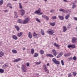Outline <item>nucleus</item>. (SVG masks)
<instances>
[{
	"mask_svg": "<svg viewBox=\"0 0 77 77\" xmlns=\"http://www.w3.org/2000/svg\"><path fill=\"white\" fill-rule=\"evenodd\" d=\"M47 32L49 35H53L54 33V30L50 29H49L48 31H47Z\"/></svg>",
	"mask_w": 77,
	"mask_h": 77,
	"instance_id": "obj_1",
	"label": "nucleus"
},
{
	"mask_svg": "<svg viewBox=\"0 0 77 77\" xmlns=\"http://www.w3.org/2000/svg\"><path fill=\"white\" fill-rule=\"evenodd\" d=\"M30 20L29 17L26 18L24 20H23V24H27Z\"/></svg>",
	"mask_w": 77,
	"mask_h": 77,
	"instance_id": "obj_2",
	"label": "nucleus"
},
{
	"mask_svg": "<svg viewBox=\"0 0 77 77\" xmlns=\"http://www.w3.org/2000/svg\"><path fill=\"white\" fill-rule=\"evenodd\" d=\"M22 69L24 72H26V69L25 68V66L24 65H22Z\"/></svg>",
	"mask_w": 77,
	"mask_h": 77,
	"instance_id": "obj_3",
	"label": "nucleus"
},
{
	"mask_svg": "<svg viewBox=\"0 0 77 77\" xmlns=\"http://www.w3.org/2000/svg\"><path fill=\"white\" fill-rule=\"evenodd\" d=\"M77 41V38L75 37H73L72 38V43H75Z\"/></svg>",
	"mask_w": 77,
	"mask_h": 77,
	"instance_id": "obj_4",
	"label": "nucleus"
},
{
	"mask_svg": "<svg viewBox=\"0 0 77 77\" xmlns=\"http://www.w3.org/2000/svg\"><path fill=\"white\" fill-rule=\"evenodd\" d=\"M20 11L21 12V15L22 16H23V15H24V14L25 13V11H24V10L22 9L20 10Z\"/></svg>",
	"mask_w": 77,
	"mask_h": 77,
	"instance_id": "obj_5",
	"label": "nucleus"
},
{
	"mask_svg": "<svg viewBox=\"0 0 77 77\" xmlns=\"http://www.w3.org/2000/svg\"><path fill=\"white\" fill-rule=\"evenodd\" d=\"M52 52L53 53V54L54 55V56H56L57 55V52L55 50L53 49L52 50Z\"/></svg>",
	"mask_w": 77,
	"mask_h": 77,
	"instance_id": "obj_6",
	"label": "nucleus"
},
{
	"mask_svg": "<svg viewBox=\"0 0 77 77\" xmlns=\"http://www.w3.org/2000/svg\"><path fill=\"white\" fill-rule=\"evenodd\" d=\"M9 66V65H8V64L6 63L4 65L2 66V68L3 69H5V68H6L7 67H8V66Z\"/></svg>",
	"mask_w": 77,
	"mask_h": 77,
	"instance_id": "obj_7",
	"label": "nucleus"
},
{
	"mask_svg": "<svg viewBox=\"0 0 77 77\" xmlns=\"http://www.w3.org/2000/svg\"><path fill=\"white\" fill-rule=\"evenodd\" d=\"M33 36H36L37 38H39V37L40 35L39 34H36L35 32H34L33 33Z\"/></svg>",
	"mask_w": 77,
	"mask_h": 77,
	"instance_id": "obj_8",
	"label": "nucleus"
},
{
	"mask_svg": "<svg viewBox=\"0 0 77 77\" xmlns=\"http://www.w3.org/2000/svg\"><path fill=\"white\" fill-rule=\"evenodd\" d=\"M42 18H45L47 20H49V18L48 17L46 16L45 15L43 14L42 15Z\"/></svg>",
	"mask_w": 77,
	"mask_h": 77,
	"instance_id": "obj_9",
	"label": "nucleus"
},
{
	"mask_svg": "<svg viewBox=\"0 0 77 77\" xmlns=\"http://www.w3.org/2000/svg\"><path fill=\"white\" fill-rule=\"evenodd\" d=\"M40 12H41V8H39L38 10H36L35 11L34 14H39V13H40Z\"/></svg>",
	"mask_w": 77,
	"mask_h": 77,
	"instance_id": "obj_10",
	"label": "nucleus"
},
{
	"mask_svg": "<svg viewBox=\"0 0 77 77\" xmlns=\"http://www.w3.org/2000/svg\"><path fill=\"white\" fill-rule=\"evenodd\" d=\"M28 37L30 38V39H31L32 38V33L30 32H29L28 33Z\"/></svg>",
	"mask_w": 77,
	"mask_h": 77,
	"instance_id": "obj_11",
	"label": "nucleus"
},
{
	"mask_svg": "<svg viewBox=\"0 0 77 77\" xmlns=\"http://www.w3.org/2000/svg\"><path fill=\"white\" fill-rule=\"evenodd\" d=\"M58 17L61 20H64V17L63 16L58 15Z\"/></svg>",
	"mask_w": 77,
	"mask_h": 77,
	"instance_id": "obj_12",
	"label": "nucleus"
},
{
	"mask_svg": "<svg viewBox=\"0 0 77 77\" xmlns=\"http://www.w3.org/2000/svg\"><path fill=\"white\" fill-rule=\"evenodd\" d=\"M12 37L13 39L15 40H17V39H18L17 36H16V35H12Z\"/></svg>",
	"mask_w": 77,
	"mask_h": 77,
	"instance_id": "obj_13",
	"label": "nucleus"
},
{
	"mask_svg": "<svg viewBox=\"0 0 77 77\" xmlns=\"http://www.w3.org/2000/svg\"><path fill=\"white\" fill-rule=\"evenodd\" d=\"M47 56H49V57H54V56L53 55L50 54H46Z\"/></svg>",
	"mask_w": 77,
	"mask_h": 77,
	"instance_id": "obj_14",
	"label": "nucleus"
},
{
	"mask_svg": "<svg viewBox=\"0 0 77 77\" xmlns=\"http://www.w3.org/2000/svg\"><path fill=\"white\" fill-rule=\"evenodd\" d=\"M17 22L19 23H21L23 24V20L19 19L18 20H17Z\"/></svg>",
	"mask_w": 77,
	"mask_h": 77,
	"instance_id": "obj_15",
	"label": "nucleus"
},
{
	"mask_svg": "<svg viewBox=\"0 0 77 77\" xmlns=\"http://www.w3.org/2000/svg\"><path fill=\"white\" fill-rule=\"evenodd\" d=\"M71 55V54L70 53H69L67 54H64V56L65 57H66L67 56H69Z\"/></svg>",
	"mask_w": 77,
	"mask_h": 77,
	"instance_id": "obj_16",
	"label": "nucleus"
},
{
	"mask_svg": "<svg viewBox=\"0 0 77 77\" xmlns=\"http://www.w3.org/2000/svg\"><path fill=\"white\" fill-rule=\"evenodd\" d=\"M54 46H55V47H58L59 48L60 47V46L56 43H54Z\"/></svg>",
	"mask_w": 77,
	"mask_h": 77,
	"instance_id": "obj_17",
	"label": "nucleus"
},
{
	"mask_svg": "<svg viewBox=\"0 0 77 77\" xmlns=\"http://www.w3.org/2000/svg\"><path fill=\"white\" fill-rule=\"evenodd\" d=\"M22 35H23V32H20V33H18L17 35L18 37H20Z\"/></svg>",
	"mask_w": 77,
	"mask_h": 77,
	"instance_id": "obj_18",
	"label": "nucleus"
},
{
	"mask_svg": "<svg viewBox=\"0 0 77 77\" xmlns=\"http://www.w3.org/2000/svg\"><path fill=\"white\" fill-rule=\"evenodd\" d=\"M12 51L13 53H14V54H16L17 53V50L15 49H13L12 50Z\"/></svg>",
	"mask_w": 77,
	"mask_h": 77,
	"instance_id": "obj_19",
	"label": "nucleus"
},
{
	"mask_svg": "<svg viewBox=\"0 0 77 77\" xmlns=\"http://www.w3.org/2000/svg\"><path fill=\"white\" fill-rule=\"evenodd\" d=\"M21 60L20 58H18L17 59L14 60V62H18V61H20Z\"/></svg>",
	"mask_w": 77,
	"mask_h": 77,
	"instance_id": "obj_20",
	"label": "nucleus"
},
{
	"mask_svg": "<svg viewBox=\"0 0 77 77\" xmlns=\"http://www.w3.org/2000/svg\"><path fill=\"white\" fill-rule=\"evenodd\" d=\"M38 53H35L33 55V57H38Z\"/></svg>",
	"mask_w": 77,
	"mask_h": 77,
	"instance_id": "obj_21",
	"label": "nucleus"
},
{
	"mask_svg": "<svg viewBox=\"0 0 77 77\" xmlns=\"http://www.w3.org/2000/svg\"><path fill=\"white\" fill-rule=\"evenodd\" d=\"M39 53L41 54H44V51L43 50H40L39 51Z\"/></svg>",
	"mask_w": 77,
	"mask_h": 77,
	"instance_id": "obj_22",
	"label": "nucleus"
},
{
	"mask_svg": "<svg viewBox=\"0 0 77 77\" xmlns=\"http://www.w3.org/2000/svg\"><path fill=\"white\" fill-rule=\"evenodd\" d=\"M49 24L51 25V26H55V23L53 22L52 23L51 22Z\"/></svg>",
	"mask_w": 77,
	"mask_h": 77,
	"instance_id": "obj_23",
	"label": "nucleus"
},
{
	"mask_svg": "<svg viewBox=\"0 0 77 77\" xmlns=\"http://www.w3.org/2000/svg\"><path fill=\"white\" fill-rule=\"evenodd\" d=\"M41 34L43 36L45 35V34L44 33V31L42 29L41 30Z\"/></svg>",
	"mask_w": 77,
	"mask_h": 77,
	"instance_id": "obj_24",
	"label": "nucleus"
},
{
	"mask_svg": "<svg viewBox=\"0 0 77 77\" xmlns=\"http://www.w3.org/2000/svg\"><path fill=\"white\" fill-rule=\"evenodd\" d=\"M4 55V53L2 51L0 52V57H2Z\"/></svg>",
	"mask_w": 77,
	"mask_h": 77,
	"instance_id": "obj_25",
	"label": "nucleus"
},
{
	"mask_svg": "<svg viewBox=\"0 0 77 77\" xmlns=\"http://www.w3.org/2000/svg\"><path fill=\"white\" fill-rule=\"evenodd\" d=\"M69 15L67 14L65 17V19H66V20H68V18L69 17Z\"/></svg>",
	"mask_w": 77,
	"mask_h": 77,
	"instance_id": "obj_26",
	"label": "nucleus"
},
{
	"mask_svg": "<svg viewBox=\"0 0 77 77\" xmlns=\"http://www.w3.org/2000/svg\"><path fill=\"white\" fill-rule=\"evenodd\" d=\"M72 74L73 76L75 77V76H76V75H77V73H76V72L74 71L72 72Z\"/></svg>",
	"mask_w": 77,
	"mask_h": 77,
	"instance_id": "obj_27",
	"label": "nucleus"
},
{
	"mask_svg": "<svg viewBox=\"0 0 77 77\" xmlns=\"http://www.w3.org/2000/svg\"><path fill=\"white\" fill-rule=\"evenodd\" d=\"M5 72V70L2 69H0V72L1 73H3Z\"/></svg>",
	"mask_w": 77,
	"mask_h": 77,
	"instance_id": "obj_28",
	"label": "nucleus"
},
{
	"mask_svg": "<svg viewBox=\"0 0 77 77\" xmlns=\"http://www.w3.org/2000/svg\"><path fill=\"white\" fill-rule=\"evenodd\" d=\"M15 28L16 29L17 31H19V30H20V27H19L18 26H15Z\"/></svg>",
	"mask_w": 77,
	"mask_h": 77,
	"instance_id": "obj_29",
	"label": "nucleus"
},
{
	"mask_svg": "<svg viewBox=\"0 0 77 77\" xmlns=\"http://www.w3.org/2000/svg\"><path fill=\"white\" fill-rule=\"evenodd\" d=\"M66 27L65 26H63V32H66Z\"/></svg>",
	"mask_w": 77,
	"mask_h": 77,
	"instance_id": "obj_30",
	"label": "nucleus"
},
{
	"mask_svg": "<svg viewBox=\"0 0 77 77\" xmlns=\"http://www.w3.org/2000/svg\"><path fill=\"white\" fill-rule=\"evenodd\" d=\"M35 20L37 22H38V23H41V21L40 20H39V19L38 18H35Z\"/></svg>",
	"mask_w": 77,
	"mask_h": 77,
	"instance_id": "obj_31",
	"label": "nucleus"
},
{
	"mask_svg": "<svg viewBox=\"0 0 77 77\" xmlns=\"http://www.w3.org/2000/svg\"><path fill=\"white\" fill-rule=\"evenodd\" d=\"M34 49H31V54H33L34 53Z\"/></svg>",
	"mask_w": 77,
	"mask_h": 77,
	"instance_id": "obj_32",
	"label": "nucleus"
},
{
	"mask_svg": "<svg viewBox=\"0 0 77 77\" xmlns=\"http://www.w3.org/2000/svg\"><path fill=\"white\" fill-rule=\"evenodd\" d=\"M19 8L20 9H22L23 8V6L22 5H21V3H19Z\"/></svg>",
	"mask_w": 77,
	"mask_h": 77,
	"instance_id": "obj_33",
	"label": "nucleus"
},
{
	"mask_svg": "<svg viewBox=\"0 0 77 77\" xmlns=\"http://www.w3.org/2000/svg\"><path fill=\"white\" fill-rule=\"evenodd\" d=\"M56 59L55 58H54L52 59V61L54 63H55L56 62Z\"/></svg>",
	"mask_w": 77,
	"mask_h": 77,
	"instance_id": "obj_34",
	"label": "nucleus"
},
{
	"mask_svg": "<svg viewBox=\"0 0 77 77\" xmlns=\"http://www.w3.org/2000/svg\"><path fill=\"white\" fill-rule=\"evenodd\" d=\"M3 3V1L2 0L0 1V5H2Z\"/></svg>",
	"mask_w": 77,
	"mask_h": 77,
	"instance_id": "obj_35",
	"label": "nucleus"
},
{
	"mask_svg": "<svg viewBox=\"0 0 77 77\" xmlns=\"http://www.w3.org/2000/svg\"><path fill=\"white\" fill-rule=\"evenodd\" d=\"M55 63L57 65H59V64H60V62H59V61L57 60L56 62H55Z\"/></svg>",
	"mask_w": 77,
	"mask_h": 77,
	"instance_id": "obj_36",
	"label": "nucleus"
},
{
	"mask_svg": "<svg viewBox=\"0 0 77 77\" xmlns=\"http://www.w3.org/2000/svg\"><path fill=\"white\" fill-rule=\"evenodd\" d=\"M57 18V17L56 16H53L51 18V19L52 20H55Z\"/></svg>",
	"mask_w": 77,
	"mask_h": 77,
	"instance_id": "obj_37",
	"label": "nucleus"
},
{
	"mask_svg": "<svg viewBox=\"0 0 77 77\" xmlns=\"http://www.w3.org/2000/svg\"><path fill=\"white\" fill-rule=\"evenodd\" d=\"M72 48H75V45H72Z\"/></svg>",
	"mask_w": 77,
	"mask_h": 77,
	"instance_id": "obj_38",
	"label": "nucleus"
},
{
	"mask_svg": "<svg viewBox=\"0 0 77 77\" xmlns=\"http://www.w3.org/2000/svg\"><path fill=\"white\" fill-rule=\"evenodd\" d=\"M61 64L62 65H64V63L63 62V60H61Z\"/></svg>",
	"mask_w": 77,
	"mask_h": 77,
	"instance_id": "obj_39",
	"label": "nucleus"
},
{
	"mask_svg": "<svg viewBox=\"0 0 77 77\" xmlns=\"http://www.w3.org/2000/svg\"><path fill=\"white\" fill-rule=\"evenodd\" d=\"M73 60H76L77 59V58L76 57L74 56L73 57Z\"/></svg>",
	"mask_w": 77,
	"mask_h": 77,
	"instance_id": "obj_40",
	"label": "nucleus"
},
{
	"mask_svg": "<svg viewBox=\"0 0 77 77\" xmlns=\"http://www.w3.org/2000/svg\"><path fill=\"white\" fill-rule=\"evenodd\" d=\"M44 68L45 70V71H48V70L46 67H44Z\"/></svg>",
	"mask_w": 77,
	"mask_h": 77,
	"instance_id": "obj_41",
	"label": "nucleus"
},
{
	"mask_svg": "<svg viewBox=\"0 0 77 77\" xmlns=\"http://www.w3.org/2000/svg\"><path fill=\"white\" fill-rule=\"evenodd\" d=\"M29 65H30V63H26V66H29Z\"/></svg>",
	"mask_w": 77,
	"mask_h": 77,
	"instance_id": "obj_42",
	"label": "nucleus"
},
{
	"mask_svg": "<svg viewBox=\"0 0 77 77\" xmlns=\"http://www.w3.org/2000/svg\"><path fill=\"white\" fill-rule=\"evenodd\" d=\"M63 55V53H62V52H61L59 53V55H60V56H62Z\"/></svg>",
	"mask_w": 77,
	"mask_h": 77,
	"instance_id": "obj_43",
	"label": "nucleus"
},
{
	"mask_svg": "<svg viewBox=\"0 0 77 77\" xmlns=\"http://www.w3.org/2000/svg\"><path fill=\"white\" fill-rule=\"evenodd\" d=\"M72 45H69L68 46V48H72Z\"/></svg>",
	"mask_w": 77,
	"mask_h": 77,
	"instance_id": "obj_44",
	"label": "nucleus"
},
{
	"mask_svg": "<svg viewBox=\"0 0 77 77\" xmlns=\"http://www.w3.org/2000/svg\"><path fill=\"white\" fill-rule=\"evenodd\" d=\"M71 73H69L68 75V77H71Z\"/></svg>",
	"mask_w": 77,
	"mask_h": 77,
	"instance_id": "obj_45",
	"label": "nucleus"
},
{
	"mask_svg": "<svg viewBox=\"0 0 77 77\" xmlns=\"http://www.w3.org/2000/svg\"><path fill=\"white\" fill-rule=\"evenodd\" d=\"M72 57L69 58H68V60H72Z\"/></svg>",
	"mask_w": 77,
	"mask_h": 77,
	"instance_id": "obj_46",
	"label": "nucleus"
},
{
	"mask_svg": "<svg viewBox=\"0 0 77 77\" xmlns=\"http://www.w3.org/2000/svg\"><path fill=\"white\" fill-rule=\"evenodd\" d=\"M7 5V6L8 7V6H11V4L10 3H8Z\"/></svg>",
	"mask_w": 77,
	"mask_h": 77,
	"instance_id": "obj_47",
	"label": "nucleus"
},
{
	"mask_svg": "<svg viewBox=\"0 0 77 77\" xmlns=\"http://www.w3.org/2000/svg\"><path fill=\"white\" fill-rule=\"evenodd\" d=\"M41 63V62H39V63H38V62L36 63V65H39V64H40V63Z\"/></svg>",
	"mask_w": 77,
	"mask_h": 77,
	"instance_id": "obj_48",
	"label": "nucleus"
},
{
	"mask_svg": "<svg viewBox=\"0 0 77 77\" xmlns=\"http://www.w3.org/2000/svg\"><path fill=\"white\" fill-rule=\"evenodd\" d=\"M54 12V10H51L50 12Z\"/></svg>",
	"mask_w": 77,
	"mask_h": 77,
	"instance_id": "obj_49",
	"label": "nucleus"
},
{
	"mask_svg": "<svg viewBox=\"0 0 77 77\" xmlns=\"http://www.w3.org/2000/svg\"><path fill=\"white\" fill-rule=\"evenodd\" d=\"M75 5H73L72 7V9H74L75 8Z\"/></svg>",
	"mask_w": 77,
	"mask_h": 77,
	"instance_id": "obj_50",
	"label": "nucleus"
},
{
	"mask_svg": "<svg viewBox=\"0 0 77 77\" xmlns=\"http://www.w3.org/2000/svg\"><path fill=\"white\" fill-rule=\"evenodd\" d=\"M76 21H77V18L76 17H74L73 18Z\"/></svg>",
	"mask_w": 77,
	"mask_h": 77,
	"instance_id": "obj_51",
	"label": "nucleus"
},
{
	"mask_svg": "<svg viewBox=\"0 0 77 77\" xmlns=\"http://www.w3.org/2000/svg\"><path fill=\"white\" fill-rule=\"evenodd\" d=\"M62 11H63V9L62 8H60L59 9V11H60V12Z\"/></svg>",
	"mask_w": 77,
	"mask_h": 77,
	"instance_id": "obj_52",
	"label": "nucleus"
},
{
	"mask_svg": "<svg viewBox=\"0 0 77 77\" xmlns=\"http://www.w3.org/2000/svg\"><path fill=\"white\" fill-rule=\"evenodd\" d=\"M60 57V55H58L57 56V58H59V57Z\"/></svg>",
	"mask_w": 77,
	"mask_h": 77,
	"instance_id": "obj_53",
	"label": "nucleus"
},
{
	"mask_svg": "<svg viewBox=\"0 0 77 77\" xmlns=\"http://www.w3.org/2000/svg\"><path fill=\"white\" fill-rule=\"evenodd\" d=\"M14 14L15 15H17V12L16 11H15L14 12Z\"/></svg>",
	"mask_w": 77,
	"mask_h": 77,
	"instance_id": "obj_54",
	"label": "nucleus"
},
{
	"mask_svg": "<svg viewBox=\"0 0 77 77\" xmlns=\"http://www.w3.org/2000/svg\"><path fill=\"white\" fill-rule=\"evenodd\" d=\"M43 14V13H40L38 14V15H42Z\"/></svg>",
	"mask_w": 77,
	"mask_h": 77,
	"instance_id": "obj_55",
	"label": "nucleus"
},
{
	"mask_svg": "<svg viewBox=\"0 0 77 77\" xmlns=\"http://www.w3.org/2000/svg\"><path fill=\"white\" fill-rule=\"evenodd\" d=\"M17 17H18V16L16 15L14 16V18H17Z\"/></svg>",
	"mask_w": 77,
	"mask_h": 77,
	"instance_id": "obj_56",
	"label": "nucleus"
},
{
	"mask_svg": "<svg viewBox=\"0 0 77 77\" xmlns=\"http://www.w3.org/2000/svg\"><path fill=\"white\" fill-rule=\"evenodd\" d=\"M9 7L10 8V9H12V6H9Z\"/></svg>",
	"mask_w": 77,
	"mask_h": 77,
	"instance_id": "obj_57",
	"label": "nucleus"
},
{
	"mask_svg": "<svg viewBox=\"0 0 77 77\" xmlns=\"http://www.w3.org/2000/svg\"><path fill=\"white\" fill-rule=\"evenodd\" d=\"M63 12H65V10L63 9L62 11Z\"/></svg>",
	"mask_w": 77,
	"mask_h": 77,
	"instance_id": "obj_58",
	"label": "nucleus"
},
{
	"mask_svg": "<svg viewBox=\"0 0 77 77\" xmlns=\"http://www.w3.org/2000/svg\"><path fill=\"white\" fill-rule=\"evenodd\" d=\"M42 58L43 59V58H44V55H42Z\"/></svg>",
	"mask_w": 77,
	"mask_h": 77,
	"instance_id": "obj_59",
	"label": "nucleus"
},
{
	"mask_svg": "<svg viewBox=\"0 0 77 77\" xmlns=\"http://www.w3.org/2000/svg\"><path fill=\"white\" fill-rule=\"evenodd\" d=\"M8 10H7L5 11V12H8Z\"/></svg>",
	"mask_w": 77,
	"mask_h": 77,
	"instance_id": "obj_60",
	"label": "nucleus"
},
{
	"mask_svg": "<svg viewBox=\"0 0 77 77\" xmlns=\"http://www.w3.org/2000/svg\"><path fill=\"white\" fill-rule=\"evenodd\" d=\"M49 65H50V64L49 63H48L47 64V66H49Z\"/></svg>",
	"mask_w": 77,
	"mask_h": 77,
	"instance_id": "obj_61",
	"label": "nucleus"
},
{
	"mask_svg": "<svg viewBox=\"0 0 77 77\" xmlns=\"http://www.w3.org/2000/svg\"><path fill=\"white\" fill-rule=\"evenodd\" d=\"M2 44V42H0V45Z\"/></svg>",
	"mask_w": 77,
	"mask_h": 77,
	"instance_id": "obj_62",
	"label": "nucleus"
},
{
	"mask_svg": "<svg viewBox=\"0 0 77 77\" xmlns=\"http://www.w3.org/2000/svg\"><path fill=\"white\" fill-rule=\"evenodd\" d=\"M71 24H68V26H71Z\"/></svg>",
	"mask_w": 77,
	"mask_h": 77,
	"instance_id": "obj_63",
	"label": "nucleus"
},
{
	"mask_svg": "<svg viewBox=\"0 0 77 77\" xmlns=\"http://www.w3.org/2000/svg\"><path fill=\"white\" fill-rule=\"evenodd\" d=\"M64 2H67V1L66 0H63Z\"/></svg>",
	"mask_w": 77,
	"mask_h": 77,
	"instance_id": "obj_64",
	"label": "nucleus"
}]
</instances>
